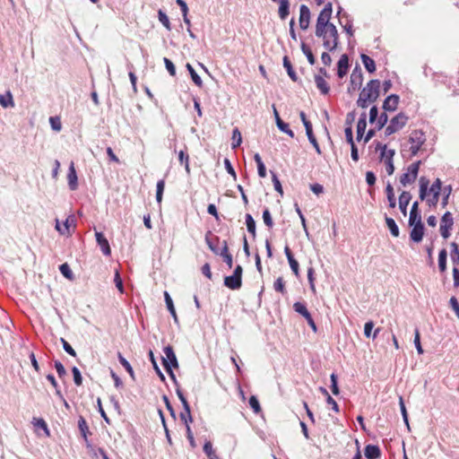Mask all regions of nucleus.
<instances>
[{
    "label": "nucleus",
    "mask_w": 459,
    "mask_h": 459,
    "mask_svg": "<svg viewBox=\"0 0 459 459\" xmlns=\"http://www.w3.org/2000/svg\"><path fill=\"white\" fill-rule=\"evenodd\" d=\"M279 16L281 20H285L290 13V3L289 0H283L279 3Z\"/></svg>",
    "instance_id": "obj_30"
},
{
    "label": "nucleus",
    "mask_w": 459,
    "mask_h": 459,
    "mask_svg": "<svg viewBox=\"0 0 459 459\" xmlns=\"http://www.w3.org/2000/svg\"><path fill=\"white\" fill-rule=\"evenodd\" d=\"M408 119L409 117L403 112L398 113L390 120V124L385 127V134L388 136L400 131L406 126Z\"/></svg>",
    "instance_id": "obj_5"
},
{
    "label": "nucleus",
    "mask_w": 459,
    "mask_h": 459,
    "mask_svg": "<svg viewBox=\"0 0 459 459\" xmlns=\"http://www.w3.org/2000/svg\"><path fill=\"white\" fill-rule=\"evenodd\" d=\"M333 13L332 4L328 3L325 5L324 9L320 12L316 24V36H322L323 30L325 27H329L330 25H333L330 22L331 15Z\"/></svg>",
    "instance_id": "obj_3"
},
{
    "label": "nucleus",
    "mask_w": 459,
    "mask_h": 459,
    "mask_svg": "<svg viewBox=\"0 0 459 459\" xmlns=\"http://www.w3.org/2000/svg\"><path fill=\"white\" fill-rule=\"evenodd\" d=\"M273 114H274V117H275V121H276V125H277V127L283 133L287 134L288 135H290V137H294V133L292 130L290 129L289 127V125L287 123H284L280 116H279V113L275 108V106L273 105Z\"/></svg>",
    "instance_id": "obj_14"
},
{
    "label": "nucleus",
    "mask_w": 459,
    "mask_h": 459,
    "mask_svg": "<svg viewBox=\"0 0 459 459\" xmlns=\"http://www.w3.org/2000/svg\"><path fill=\"white\" fill-rule=\"evenodd\" d=\"M418 206H419L418 202H414L411 206L410 217H409V225L410 226H413L414 223L419 221V220L421 221V217L418 212Z\"/></svg>",
    "instance_id": "obj_25"
},
{
    "label": "nucleus",
    "mask_w": 459,
    "mask_h": 459,
    "mask_svg": "<svg viewBox=\"0 0 459 459\" xmlns=\"http://www.w3.org/2000/svg\"><path fill=\"white\" fill-rule=\"evenodd\" d=\"M364 454L368 459H377L381 455L379 447L375 445L366 446Z\"/></svg>",
    "instance_id": "obj_22"
},
{
    "label": "nucleus",
    "mask_w": 459,
    "mask_h": 459,
    "mask_svg": "<svg viewBox=\"0 0 459 459\" xmlns=\"http://www.w3.org/2000/svg\"><path fill=\"white\" fill-rule=\"evenodd\" d=\"M284 253L290 264V269L296 276H299V266L298 261L293 257L291 250L288 246L284 248Z\"/></svg>",
    "instance_id": "obj_17"
},
{
    "label": "nucleus",
    "mask_w": 459,
    "mask_h": 459,
    "mask_svg": "<svg viewBox=\"0 0 459 459\" xmlns=\"http://www.w3.org/2000/svg\"><path fill=\"white\" fill-rule=\"evenodd\" d=\"M385 193H386L387 200L389 202V206L391 208H394L396 205V202H395L394 188L390 183H388L386 185Z\"/></svg>",
    "instance_id": "obj_34"
},
{
    "label": "nucleus",
    "mask_w": 459,
    "mask_h": 459,
    "mask_svg": "<svg viewBox=\"0 0 459 459\" xmlns=\"http://www.w3.org/2000/svg\"><path fill=\"white\" fill-rule=\"evenodd\" d=\"M158 18H159V21L161 22V24L169 30H171V27H170V22H169V17L167 16V14L162 11V10H159L158 11Z\"/></svg>",
    "instance_id": "obj_48"
},
{
    "label": "nucleus",
    "mask_w": 459,
    "mask_h": 459,
    "mask_svg": "<svg viewBox=\"0 0 459 459\" xmlns=\"http://www.w3.org/2000/svg\"><path fill=\"white\" fill-rule=\"evenodd\" d=\"M317 37L322 38L325 48L329 51H333L338 47L339 35L335 25L325 27V29L323 30V35Z\"/></svg>",
    "instance_id": "obj_2"
},
{
    "label": "nucleus",
    "mask_w": 459,
    "mask_h": 459,
    "mask_svg": "<svg viewBox=\"0 0 459 459\" xmlns=\"http://www.w3.org/2000/svg\"><path fill=\"white\" fill-rule=\"evenodd\" d=\"M299 27L301 30H307L310 22V10L306 4H301L299 8Z\"/></svg>",
    "instance_id": "obj_10"
},
{
    "label": "nucleus",
    "mask_w": 459,
    "mask_h": 459,
    "mask_svg": "<svg viewBox=\"0 0 459 459\" xmlns=\"http://www.w3.org/2000/svg\"><path fill=\"white\" fill-rule=\"evenodd\" d=\"M72 373H73V376H74V384L77 386H80L82 385V377L80 370L76 367H74L72 368Z\"/></svg>",
    "instance_id": "obj_59"
},
{
    "label": "nucleus",
    "mask_w": 459,
    "mask_h": 459,
    "mask_svg": "<svg viewBox=\"0 0 459 459\" xmlns=\"http://www.w3.org/2000/svg\"><path fill=\"white\" fill-rule=\"evenodd\" d=\"M271 174H272V180L273 183L274 189L282 195L283 191H282L281 184L277 175L273 171H271Z\"/></svg>",
    "instance_id": "obj_57"
},
{
    "label": "nucleus",
    "mask_w": 459,
    "mask_h": 459,
    "mask_svg": "<svg viewBox=\"0 0 459 459\" xmlns=\"http://www.w3.org/2000/svg\"><path fill=\"white\" fill-rule=\"evenodd\" d=\"M442 182L439 178H437L429 188V192L432 194V198L428 200L429 205H436L438 202L440 195Z\"/></svg>",
    "instance_id": "obj_12"
},
{
    "label": "nucleus",
    "mask_w": 459,
    "mask_h": 459,
    "mask_svg": "<svg viewBox=\"0 0 459 459\" xmlns=\"http://www.w3.org/2000/svg\"><path fill=\"white\" fill-rule=\"evenodd\" d=\"M165 187L164 179H160L157 182V190H156V200L159 204L162 201L163 191Z\"/></svg>",
    "instance_id": "obj_47"
},
{
    "label": "nucleus",
    "mask_w": 459,
    "mask_h": 459,
    "mask_svg": "<svg viewBox=\"0 0 459 459\" xmlns=\"http://www.w3.org/2000/svg\"><path fill=\"white\" fill-rule=\"evenodd\" d=\"M176 393L183 405V409L185 410L186 413L188 416L189 420L193 421V418L191 416L190 406H189L188 402L186 401V398L185 397L183 392L180 390V388H177Z\"/></svg>",
    "instance_id": "obj_24"
},
{
    "label": "nucleus",
    "mask_w": 459,
    "mask_h": 459,
    "mask_svg": "<svg viewBox=\"0 0 459 459\" xmlns=\"http://www.w3.org/2000/svg\"><path fill=\"white\" fill-rule=\"evenodd\" d=\"M164 298H165V302H166L168 310L169 311V313L171 314V316H173L175 321H177L178 317H177L176 310L174 307V304H173L172 299L169 296L168 291L164 292Z\"/></svg>",
    "instance_id": "obj_37"
},
{
    "label": "nucleus",
    "mask_w": 459,
    "mask_h": 459,
    "mask_svg": "<svg viewBox=\"0 0 459 459\" xmlns=\"http://www.w3.org/2000/svg\"><path fill=\"white\" fill-rule=\"evenodd\" d=\"M61 342H62V345H63V348L64 350L71 356L73 357H75L76 356V352L74 350V348L64 339V338H61Z\"/></svg>",
    "instance_id": "obj_61"
},
{
    "label": "nucleus",
    "mask_w": 459,
    "mask_h": 459,
    "mask_svg": "<svg viewBox=\"0 0 459 459\" xmlns=\"http://www.w3.org/2000/svg\"><path fill=\"white\" fill-rule=\"evenodd\" d=\"M361 61L368 73H374L376 71L375 61L368 56L362 54Z\"/></svg>",
    "instance_id": "obj_29"
},
{
    "label": "nucleus",
    "mask_w": 459,
    "mask_h": 459,
    "mask_svg": "<svg viewBox=\"0 0 459 459\" xmlns=\"http://www.w3.org/2000/svg\"><path fill=\"white\" fill-rule=\"evenodd\" d=\"M446 256H447V252L445 248L439 251L438 267H439L440 272H442V273H444L446 270Z\"/></svg>",
    "instance_id": "obj_38"
},
{
    "label": "nucleus",
    "mask_w": 459,
    "mask_h": 459,
    "mask_svg": "<svg viewBox=\"0 0 459 459\" xmlns=\"http://www.w3.org/2000/svg\"><path fill=\"white\" fill-rule=\"evenodd\" d=\"M331 378V390H332V393L334 394V395H337L339 394V387H338V384H337V376L333 373L330 377Z\"/></svg>",
    "instance_id": "obj_60"
},
{
    "label": "nucleus",
    "mask_w": 459,
    "mask_h": 459,
    "mask_svg": "<svg viewBox=\"0 0 459 459\" xmlns=\"http://www.w3.org/2000/svg\"><path fill=\"white\" fill-rule=\"evenodd\" d=\"M421 161L418 160L416 162H413L407 168V172L403 173L400 178V183L406 186L407 185H410L413 183L419 173V169Z\"/></svg>",
    "instance_id": "obj_6"
},
{
    "label": "nucleus",
    "mask_w": 459,
    "mask_h": 459,
    "mask_svg": "<svg viewBox=\"0 0 459 459\" xmlns=\"http://www.w3.org/2000/svg\"><path fill=\"white\" fill-rule=\"evenodd\" d=\"M306 134H307V136L308 138V141L311 143V144L314 146V148L316 149V152L318 154H321V149L319 147V144L316 141V138L315 137L314 134H313V129H312V126H307L306 128Z\"/></svg>",
    "instance_id": "obj_28"
},
{
    "label": "nucleus",
    "mask_w": 459,
    "mask_h": 459,
    "mask_svg": "<svg viewBox=\"0 0 459 459\" xmlns=\"http://www.w3.org/2000/svg\"><path fill=\"white\" fill-rule=\"evenodd\" d=\"M59 270H60V273L64 275V277H65L66 279L68 280H73L74 279V273L70 268V266L68 265V264L65 263V264H62L60 266H59Z\"/></svg>",
    "instance_id": "obj_45"
},
{
    "label": "nucleus",
    "mask_w": 459,
    "mask_h": 459,
    "mask_svg": "<svg viewBox=\"0 0 459 459\" xmlns=\"http://www.w3.org/2000/svg\"><path fill=\"white\" fill-rule=\"evenodd\" d=\"M293 309L298 314L301 315L304 317H307L310 314L306 307V305L302 302H295L293 305Z\"/></svg>",
    "instance_id": "obj_40"
},
{
    "label": "nucleus",
    "mask_w": 459,
    "mask_h": 459,
    "mask_svg": "<svg viewBox=\"0 0 459 459\" xmlns=\"http://www.w3.org/2000/svg\"><path fill=\"white\" fill-rule=\"evenodd\" d=\"M411 199V195L409 192L403 191L399 196V209L402 213L406 216L407 214V206Z\"/></svg>",
    "instance_id": "obj_19"
},
{
    "label": "nucleus",
    "mask_w": 459,
    "mask_h": 459,
    "mask_svg": "<svg viewBox=\"0 0 459 459\" xmlns=\"http://www.w3.org/2000/svg\"><path fill=\"white\" fill-rule=\"evenodd\" d=\"M224 285L233 290H239L242 286V280L235 275L226 276L224 278Z\"/></svg>",
    "instance_id": "obj_15"
},
{
    "label": "nucleus",
    "mask_w": 459,
    "mask_h": 459,
    "mask_svg": "<svg viewBox=\"0 0 459 459\" xmlns=\"http://www.w3.org/2000/svg\"><path fill=\"white\" fill-rule=\"evenodd\" d=\"M273 288L276 291L284 294L286 292L285 282L281 277H278L273 283Z\"/></svg>",
    "instance_id": "obj_54"
},
{
    "label": "nucleus",
    "mask_w": 459,
    "mask_h": 459,
    "mask_svg": "<svg viewBox=\"0 0 459 459\" xmlns=\"http://www.w3.org/2000/svg\"><path fill=\"white\" fill-rule=\"evenodd\" d=\"M95 237H96V241H97L98 245L100 246L102 253L105 255H109L111 254V249L109 247V243H108V239L105 238V236L103 235V233L96 232Z\"/></svg>",
    "instance_id": "obj_13"
},
{
    "label": "nucleus",
    "mask_w": 459,
    "mask_h": 459,
    "mask_svg": "<svg viewBox=\"0 0 459 459\" xmlns=\"http://www.w3.org/2000/svg\"><path fill=\"white\" fill-rule=\"evenodd\" d=\"M117 357H118V360H119L120 364L128 372V374L130 375L132 379L134 380L135 379L134 372V369H133L132 366L130 365V363L122 356V354L120 352L118 353Z\"/></svg>",
    "instance_id": "obj_35"
},
{
    "label": "nucleus",
    "mask_w": 459,
    "mask_h": 459,
    "mask_svg": "<svg viewBox=\"0 0 459 459\" xmlns=\"http://www.w3.org/2000/svg\"><path fill=\"white\" fill-rule=\"evenodd\" d=\"M367 115L365 112H363L361 115H360V117L359 118V121H358V124H357V139L359 140L364 133H365V130H366V127H367Z\"/></svg>",
    "instance_id": "obj_23"
},
{
    "label": "nucleus",
    "mask_w": 459,
    "mask_h": 459,
    "mask_svg": "<svg viewBox=\"0 0 459 459\" xmlns=\"http://www.w3.org/2000/svg\"><path fill=\"white\" fill-rule=\"evenodd\" d=\"M212 235V232L211 231H208L205 235V242L207 244V246L209 247V248L211 249V251L212 253H214L215 255H218L219 254V248L216 247L215 243H219V238L217 236H215L213 238V240L210 238V236Z\"/></svg>",
    "instance_id": "obj_26"
},
{
    "label": "nucleus",
    "mask_w": 459,
    "mask_h": 459,
    "mask_svg": "<svg viewBox=\"0 0 459 459\" xmlns=\"http://www.w3.org/2000/svg\"><path fill=\"white\" fill-rule=\"evenodd\" d=\"M165 358L162 359L163 366L168 372V374L170 376L171 379L176 383V377L172 371L173 368H178V359L176 357V354L173 351V348L171 346H166L163 349Z\"/></svg>",
    "instance_id": "obj_4"
},
{
    "label": "nucleus",
    "mask_w": 459,
    "mask_h": 459,
    "mask_svg": "<svg viewBox=\"0 0 459 459\" xmlns=\"http://www.w3.org/2000/svg\"><path fill=\"white\" fill-rule=\"evenodd\" d=\"M204 452L205 453V455L210 457V456H212L215 454L213 448H212V444L211 441H206L204 445Z\"/></svg>",
    "instance_id": "obj_63"
},
{
    "label": "nucleus",
    "mask_w": 459,
    "mask_h": 459,
    "mask_svg": "<svg viewBox=\"0 0 459 459\" xmlns=\"http://www.w3.org/2000/svg\"><path fill=\"white\" fill-rule=\"evenodd\" d=\"M399 96L396 94H391L385 98L383 103V109L385 112H393L397 109L399 104Z\"/></svg>",
    "instance_id": "obj_11"
},
{
    "label": "nucleus",
    "mask_w": 459,
    "mask_h": 459,
    "mask_svg": "<svg viewBox=\"0 0 459 459\" xmlns=\"http://www.w3.org/2000/svg\"><path fill=\"white\" fill-rule=\"evenodd\" d=\"M186 69L188 70V72H189V74L191 75V78H192L193 82L198 87H202L203 86V81H202L201 77L196 74V72L195 71L193 66L190 64H186Z\"/></svg>",
    "instance_id": "obj_39"
},
{
    "label": "nucleus",
    "mask_w": 459,
    "mask_h": 459,
    "mask_svg": "<svg viewBox=\"0 0 459 459\" xmlns=\"http://www.w3.org/2000/svg\"><path fill=\"white\" fill-rule=\"evenodd\" d=\"M301 50L304 53V55H306L309 64L314 65L316 62L315 56L311 49L304 42L301 44Z\"/></svg>",
    "instance_id": "obj_46"
},
{
    "label": "nucleus",
    "mask_w": 459,
    "mask_h": 459,
    "mask_svg": "<svg viewBox=\"0 0 459 459\" xmlns=\"http://www.w3.org/2000/svg\"><path fill=\"white\" fill-rule=\"evenodd\" d=\"M377 130H381L388 122V116L386 112H383L377 117Z\"/></svg>",
    "instance_id": "obj_50"
},
{
    "label": "nucleus",
    "mask_w": 459,
    "mask_h": 459,
    "mask_svg": "<svg viewBox=\"0 0 459 459\" xmlns=\"http://www.w3.org/2000/svg\"><path fill=\"white\" fill-rule=\"evenodd\" d=\"M449 304L455 311L456 316L459 318V302L455 297H452L449 300Z\"/></svg>",
    "instance_id": "obj_64"
},
{
    "label": "nucleus",
    "mask_w": 459,
    "mask_h": 459,
    "mask_svg": "<svg viewBox=\"0 0 459 459\" xmlns=\"http://www.w3.org/2000/svg\"><path fill=\"white\" fill-rule=\"evenodd\" d=\"M178 160L179 162L185 166V169L187 174L190 173V168H189V157L188 154L185 153L184 151H180L178 152Z\"/></svg>",
    "instance_id": "obj_44"
},
{
    "label": "nucleus",
    "mask_w": 459,
    "mask_h": 459,
    "mask_svg": "<svg viewBox=\"0 0 459 459\" xmlns=\"http://www.w3.org/2000/svg\"><path fill=\"white\" fill-rule=\"evenodd\" d=\"M249 405L253 409L254 412L258 413L261 411L260 403L255 395H252L249 398Z\"/></svg>",
    "instance_id": "obj_58"
},
{
    "label": "nucleus",
    "mask_w": 459,
    "mask_h": 459,
    "mask_svg": "<svg viewBox=\"0 0 459 459\" xmlns=\"http://www.w3.org/2000/svg\"><path fill=\"white\" fill-rule=\"evenodd\" d=\"M263 220H264V224L268 227V228H272L273 226V218H272V215L270 213V211L268 208H266L264 212H263Z\"/></svg>",
    "instance_id": "obj_55"
},
{
    "label": "nucleus",
    "mask_w": 459,
    "mask_h": 459,
    "mask_svg": "<svg viewBox=\"0 0 459 459\" xmlns=\"http://www.w3.org/2000/svg\"><path fill=\"white\" fill-rule=\"evenodd\" d=\"M0 104L4 108L14 107L13 95L10 91H7L6 94H4V95L0 94Z\"/></svg>",
    "instance_id": "obj_33"
},
{
    "label": "nucleus",
    "mask_w": 459,
    "mask_h": 459,
    "mask_svg": "<svg viewBox=\"0 0 459 459\" xmlns=\"http://www.w3.org/2000/svg\"><path fill=\"white\" fill-rule=\"evenodd\" d=\"M377 149L382 150L381 156L384 160H393V158L395 153L394 150L386 151V145H382L380 143L377 144Z\"/></svg>",
    "instance_id": "obj_36"
},
{
    "label": "nucleus",
    "mask_w": 459,
    "mask_h": 459,
    "mask_svg": "<svg viewBox=\"0 0 459 459\" xmlns=\"http://www.w3.org/2000/svg\"><path fill=\"white\" fill-rule=\"evenodd\" d=\"M33 424H34L35 427H38V428H40L41 429H43L47 436L50 435L49 434V429L48 428V425H47L46 421L43 419H41V418H39V419L34 418L33 419Z\"/></svg>",
    "instance_id": "obj_53"
},
{
    "label": "nucleus",
    "mask_w": 459,
    "mask_h": 459,
    "mask_svg": "<svg viewBox=\"0 0 459 459\" xmlns=\"http://www.w3.org/2000/svg\"><path fill=\"white\" fill-rule=\"evenodd\" d=\"M149 355H150L151 361L152 363L154 370L156 371V373L158 374L160 378L164 381L165 380V377H164L163 373L161 372V370L160 369V368H159V366H158V364H157V362H156V360L154 359L153 352L152 351H150Z\"/></svg>",
    "instance_id": "obj_56"
},
{
    "label": "nucleus",
    "mask_w": 459,
    "mask_h": 459,
    "mask_svg": "<svg viewBox=\"0 0 459 459\" xmlns=\"http://www.w3.org/2000/svg\"><path fill=\"white\" fill-rule=\"evenodd\" d=\"M379 92L380 82L377 79L370 80L359 93L357 105L362 108H366L370 103L377 100Z\"/></svg>",
    "instance_id": "obj_1"
},
{
    "label": "nucleus",
    "mask_w": 459,
    "mask_h": 459,
    "mask_svg": "<svg viewBox=\"0 0 459 459\" xmlns=\"http://www.w3.org/2000/svg\"><path fill=\"white\" fill-rule=\"evenodd\" d=\"M363 76L360 68L355 67L351 75V84L353 90L359 88L362 84Z\"/></svg>",
    "instance_id": "obj_18"
},
{
    "label": "nucleus",
    "mask_w": 459,
    "mask_h": 459,
    "mask_svg": "<svg viewBox=\"0 0 459 459\" xmlns=\"http://www.w3.org/2000/svg\"><path fill=\"white\" fill-rule=\"evenodd\" d=\"M242 143L241 133L238 128H234L232 132V149H236Z\"/></svg>",
    "instance_id": "obj_43"
},
{
    "label": "nucleus",
    "mask_w": 459,
    "mask_h": 459,
    "mask_svg": "<svg viewBox=\"0 0 459 459\" xmlns=\"http://www.w3.org/2000/svg\"><path fill=\"white\" fill-rule=\"evenodd\" d=\"M283 66L286 69L290 78L293 82H297L298 81V76H297L295 71L293 70L292 65H291V63H290V59H289V57L287 56H285L283 57Z\"/></svg>",
    "instance_id": "obj_27"
},
{
    "label": "nucleus",
    "mask_w": 459,
    "mask_h": 459,
    "mask_svg": "<svg viewBox=\"0 0 459 459\" xmlns=\"http://www.w3.org/2000/svg\"><path fill=\"white\" fill-rule=\"evenodd\" d=\"M451 247V259L455 264H459V247L455 242L450 244Z\"/></svg>",
    "instance_id": "obj_42"
},
{
    "label": "nucleus",
    "mask_w": 459,
    "mask_h": 459,
    "mask_svg": "<svg viewBox=\"0 0 459 459\" xmlns=\"http://www.w3.org/2000/svg\"><path fill=\"white\" fill-rule=\"evenodd\" d=\"M399 405H400L403 421H404L405 425L407 426L408 429H410L408 413H407L406 407H405V404H404V402H403V399L402 396H400V398H399Z\"/></svg>",
    "instance_id": "obj_49"
},
{
    "label": "nucleus",
    "mask_w": 459,
    "mask_h": 459,
    "mask_svg": "<svg viewBox=\"0 0 459 459\" xmlns=\"http://www.w3.org/2000/svg\"><path fill=\"white\" fill-rule=\"evenodd\" d=\"M454 225V219L450 212H446L441 218L440 222V234L444 238H447L450 236V230Z\"/></svg>",
    "instance_id": "obj_8"
},
{
    "label": "nucleus",
    "mask_w": 459,
    "mask_h": 459,
    "mask_svg": "<svg viewBox=\"0 0 459 459\" xmlns=\"http://www.w3.org/2000/svg\"><path fill=\"white\" fill-rule=\"evenodd\" d=\"M337 74L340 78L346 75L349 68V58L347 55H342L337 64Z\"/></svg>",
    "instance_id": "obj_16"
},
{
    "label": "nucleus",
    "mask_w": 459,
    "mask_h": 459,
    "mask_svg": "<svg viewBox=\"0 0 459 459\" xmlns=\"http://www.w3.org/2000/svg\"><path fill=\"white\" fill-rule=\"evenodd\" d=\"M412 230L410 233V238L413 242L419 243L422 240L424 236V225L421 221L419 220L416 223H414Z\"/></svg>",
    "instance_id": "obj_9"
},
{
    "label": "nucleus",
    "mask_w": 459,
    "mask_h": 459,
    "mask_svg": "<svg viewBox=\"0 0 459 459\" xmlns=\"http://www.w3.org/2000/svg\"><path fill=\"white\" fill-rule=\"evenodd\" d=\"M64 230H66V236L71 235L70 227H75V218L74 215H70L66 218V220L64 222Z\"/></svg>",
    "instance_id": "obj_52"
},
{
    "label": "nucleus",
    "mask_w": 459,
    "mask_h": 459,
    "mask_svg": "<svg viewBox=\"0 0 459 459\" xmlns=\"http://www.w3.org/2000/svg\"><path fill=\"white\" fill-rule=\"evenodd\" d=\"M68 186L71 190H75L78 186L77 175L74 162H71L67 174Z\"/></svg>",
    "instance_id": "obj_20"
},
{
    "label": "nucleus",
    "mask_w": 459,
    "mask_h": 459,
    "mask_svg": "<svg viewBox=\"0 0 459 459\" xmlns=\"http://www.w3.org/2000/svg\"><path fill=\"white\" fill-rule=\"evenodd\" d=\"M429 185V180L427 178L421 177L420 178V200H424L426 198Z\"/></svg>",
    "instance_id": "obj_32"
},
{
    "label": "nucleus",
    "mask_w": 459,
    "mask_h": 459,
    "mask_svg": "<svg viewBox=\"0 0 459 459\" xmlns=\"http://www.w3.org/2000/svg\"><path fill=\"white\" fill-rule=\"evenodd\" d=\"M315 82H316V88L320 91V92L322 94L326 95L329 93L330 87H329L327 82L325 81V79L322 75L316 74L315 75Z\"/></svg>",
    "instance_id": "obj_21"
},
{
    "label": "nucleus",
    "mask_w": 459,
    "mask_h": 459,
    "mask_svg": "<svg viewBox=\"0 0 459 459\" xmlns=\"http://www.w3.org/2000/svg\"><path fill=\"white\" fill-rule=\"evenodd\" d=\"M409 141L411 143L410 148L411 155L414 156L419 152L420 147L424 144L426 137L421 131L414 130L411 132L409 137Z\"/></svg>",
    "instance_id": "obj_7"
},
{
    "label": "nucleus",
    "mask_w": 459,
    "mask_h": 459,
    "mask_svg": "<svg viewBox=\"0 0 459 459\" xmlns=\"http://www.w3.org/2000/svg\"><path fill=\"white\" fill-rule=\"evenodd\" d=\"M246 224L249 233L255 237V221L253 219L252 215L249 213L246 214Z\"/></svg>",
    "instance_id": "obj_41"
},
{
    "label": "nucleus",
    "mask_w": 459,
    "mask_h": 459,
    "mask_svg": "<svg viewBox=\"0 0 459 459\" xmlns=\"http://www.w3.org/2000/svg\"><path fill=\"white\" fill-rule=\"evenodd\" d=\"M78 427H79L80 432L82 435V437L85 439H87V433L89 432V429H88L87 422L84 420V418L80 417V419L78 420Z\"/></svg>",
    "instance_id": "obj_51"
},
{
    "label": "nucleus",
    "mask_w": 459,
    "mask_h": 459,
    "mask_svg": "<svg viewBox=\"0 0 459 459\" xmlns=\"http://www.w3.org/2000/svg\"><path fill=\"white\" fill-rule=\"evenodd\" d=\"M163 61L169 74L174 76L176 74V68L174 64L167 57H164Z\"/></svg>",
    "instance_id": "obj_62"
},
{
    "label": "nucleus",
    "mask_w": 459,
    "mask_h": 459,
    "mask_svg": "<svg viewBox=\"0 0 459 459\" xmlns=\"http://www.w3.org/2000/svg\"><path fill=\"white\" fill-rule=\"evenodd\" d=\"M385 223L391 234L397 238L400 234L399 228L393 218L385 216Z\"/></svg>",
    "instance_id": "obj_31"
}]
</instances>
